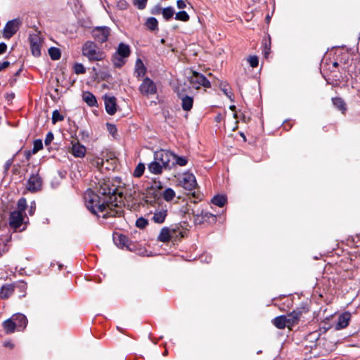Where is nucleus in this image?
I'll list each match as a JSON object with an SVG mask.
<instances>
[{
    "label": "nucleus",
    "mask_w": 360,
    "mask_h": 360,
    "mask_svg": "<svg viewBox=\"0 0 360 360\" xmlns=\"http://www.w3.org/2000/svg\"><path fill=\"white\" fill-rule=\"evenodd\" d=\"M97 192L88 189L84 194L86 208L93 214L108 218L122 214L120 207H117L116 188L110 186V181L103 180L99 183Z\"/></svg>",
    "instance_id": "obj_1"
},
{
    "label": "nucleus",
    "mask_w": 360,
    "mask_h": 360,
    "mask_svg": "<svg viewBox=\"0 0 360 360\" xmlns=\"http://www.w3.org/2000/svg\"><path fill=\"white\" fill-rule=\"evenodd\" d=\"M82 51L83 56L86 57L89 61H100L105 57L104 52L91 41L84 44Z\"/></svg>",
    "instance_id": "obj_2"
},
{
    "label": "nucleus",
    "mask_w": 360,
    "mask_h": 360,
    "mask_svg": "<svg viewBox=\"0 0 360 360\" xmlns=\"http://www.w3.org/2000/svg\"><path fill=\"white\" fill-rule=\"evenodd\" d=\"M131 49L128 44L120 43L116 51L112 56V63L116 68H121L126 63V59L129 56Z\"/></svg>",
    "instance_id": "obj_3"
},
{
    "label": "nucleus",
    "mask_w": 360,
    "mask_h": 360,
    "mask_svg": "<svg viewBox=\"0 0 360 360\" xmlns=\"http://www.w3.org/2000/svg\"><path fill=\"white\" fill-rule=\"evenodd\" d=\"M174 158L175 153L167 150L161 149L154 153V159L159 162L165 169L172 168V159Z\"/></svg>",
    "instance_id": "obj_4"
},
{
    "label": "nucleus",
    "mask_w": 360,
    "mask_h": 360,
    "mask_svg": "<svg viewBox=\"0 0 360 360\" xmlns=\"http://www.w3.org/2000/svg\"><path fill=\"white\" fill-rule=\"evenodd\" d=\"M139 92L144 96H149L157 93L156 84L149 77H145L139 87Z\"/></svg>",
    "instance_id": "obj_5"
},
{
    "label": "nucleus",
    "mask_w": 360,
    "mask_h": 360,
    "mask_svg": "<svg viewBox=\"0 0 360 360\" xmlns=\"http://www.w3.org/2000/svg\"><path fill=\"white\" fill-rule=\"evenodd\" d=\"M22 21L20 18H15L6 22L4 31L3 36L5 39L11 38L19 30Z\"/></svg>",
    "instance_id": "obj_6"
},
{
    "label": "nucleus",
    "mask_w": 360,
    "mask_h": 360,
    "mask_svg": "<svg viewBox=\"0 0 360 360\" xmlns=\"http://www.w3.org/2000/svg\"><path fill=\"white\" fill-rule=\"evenodd\" d=\"M110 34V29L107 26L96 27L92 30L94 39L98 43L105 42Z\"/></svg>",
    "instance_id": "obj_7"
},
{
    "label": "nucleus",
    "mask_w": 360,
    "mask_h": 360,
    "mask_svg": "<svg viewBox=\"0 0 360 360\" xmlns=\"http://www.w3.org/2000/svg\"><path fill=\"white\" fill-rule=\"evenodd\" d=\"M190 83L195 89H199L200 86L210 88L211 86L209 80L202 74L197 72H193V75L190 77Z\"/></svg>",
    "instance_id": "obj_8"
},
{
    "label": "nucleus",
    "mask_w": 360,
    "mask_h": 360,
    "mask_svg": "<svg viewBox=\"0 0 360 360\" xmlns=\"http://www.w3.org/2000/svg\"><path fill=\"white\" fill-rule=\"evenodd\" d=\"M29 40L32 55L37 57L39 56L42 44L40 34L39 33L31 34H30Z\"/></svg>",
    "instance_id": "obj_9"
},
{
    "label": "nucleus",
    "mask_w": 360,
    "mask_h": 360,
    "mask_svg": "<svg viewBox=\"0 0 360 360\" xmlns=\"http://www.w3.org/2000/svg\"><path fill=\"white\" fill-rule=\"evenodd\" d=\"M305 311L304 308H297L292 312L284 315L286 318L287 328L291 329L294 326L297 325L302 316L303 311Z\"/></svg>",
    "instance_id": "obj_10"
},
{
    "label": "nucleus",
    "mask_w": 360,
    "mask_h": 360,
    "mask_svg": "<svg viewBox=\"0 0 360 360\" xmlns=\"http://www.w3.org/2000/svg\"><path fill=\"white\" fill-rule=\"evenodd\" d=\"M113 240L115 245L122 249L126 248L130 251L134 250V245L131 243L128 238L123 234L114 235Z\"/></svg>",
    "instance_id": "obj_11"
},
{
    "label": "nucleus",
    "mask_w": 360,
    "mask_h": 360,
    "mask_svg": "<svg viewBox=\"0 0 360 360\" xmlns=\"http://www.w3.org/2000/svg\"><path fill=\"white\" fill-rule=\"evenodd\" d=\"M181 186L188 191H193L197 186L195 176L191 173H184L181 180Z\"/></svg>",
    "instance_id": "obj_12"
},
{
    "label": "nucleus",
    "mask_w": 360,
    "mask_h": 360,
    "mask_svg": "<svg viewBox=\"0 0 360 360\" xmlns=\"http://www.w3.org/2000/svg\"><path fill=\"white\" fill-rule=\"evenodd\" d=\"M176 93L179 98L181 101L182 109L184 111H190L193 108V98L186 95L184 94L183 91H180L179 89L177 90Z\"/></svg>",
    "instance_id": "obj_13"
},
{
    "label": "nucleus",
    "mask_w": 360,
    "mask_h": 360,
    "mask_svg": "<svg viewBox=\"0 0 360 360\" xmlns=\"http://www.w3.org/2000/svg\"><path fill=\"white\" fill-rule=\"evenodd\" d=\"M41 179L38 174H32L27 182V188L31 192H36L41 189Z\"/></svg>",
    "instance_id": "obj_14"
},
{
    "label": "nucleus",
    "mask_w": 360,
    "mask_h": 360,
    "mask_svg": "<svg viewBox=\"0 0 360 360\" xmlns=\"http://www.w3.org/2000/svg\"><path fill=\"white\" fill-rule=\"evenodd\" d=\"M22 213L15 210L11 212L9 225L11 228L15 229L19 228L22 225Z\"/></svg>",
    "instance_id": "obj_15"
},
{
    "label": "nucleus",
    "mask_w": 360,
    "mask_h": 360,
    "mask_svg": "<svg viewBox=\"0 0 360 360\" xmlns=\"http://www.w3.org/2000/svg\"><path fill=\"white\" fill-rule=\"evenodd\" d=\"M175 232L176 229L174 228L163 227L160 230L158 239L163 243L169 242Z\"/></svg>",
    "instance_id": "obj_16"
},
{
    "label": "nucleus",
    "mask_w": 360,
    "mask_h": 360,
    "mask_svg": "<svg viewBox=\"0 0 360 360\" xmlns=\"http://www.w3.org/2000/svg\"><path fill=\"white\" fill-rule=\"evenodd\" d=\"M216 221V216L210 212L201 211L200 214H198L195 217V224H202L205 221L214 222Z\"/></svg>",
    "instance_id": "obj_17"
},
{
    "label": "nucleus",
    "mask_w": 360,
    "mask_h": 360,
    "mask_svg": "<svg viewBox=\"0 0 360 360\" xmlns=\"http://www.w3.org/2000/svg\"><path fill=\"white\" fill-rule=\"evenodd\" d=\"M351 319V314L349 312H344L340 314L338 317V321L335 326L336 330H341L346 328L349 323Z\"/></svg>",
    "instance_id": "obj_18"
},
{
    "label": "nucleus",
    "mask_w": 360,
    "mask_h": 360,
    "mask_svg": "<svg viewBox=\"0 0 360 360\" xmlns=\"http://www.w3.org/2000/svg\"><path fill=\"white\" fill-rule=\"evenodd\" d=\"M167 215V209L166 207H161L155 210L153 220L154 222L158 224H162L165 221V218Z\"/></svg>",
    "instance_id": "obj_19"
},
{
    "label": "nucleus",
    "mask_w": 360,
    "mask_h": 360,
    "mask_svg": "<svg viewBox=\"0 0 360 360\" xmlns=\"http://www.w3.org/2000/svg\"><path fill=\"white\" fill-rule=\"evenodd\" d=\"M86 147L79 143H72L71 153L75 158H84L86 155Z\"/></svg>",
    "instance_id": "obj_20"
},
{
    "label": "nucleus",
    "mask_w": 360,
    "mask_h": 360,
    "mask_svg": "<svg viewBox=\"0 0 360 360\" xmlns=\"http://www.w3.org/2000/svg\"><path fill=\"white\" fill-rule=\"evenodd\" d=\"M105 107L106 112L112 115L116 112V98L113 96L105 97Z\"/></svg>",
    "instance_id": "obj_21"
},
{
    "label": "nucleus",
    "mask_w": 360,
    "mask_h": 360,
    "mask_svg": "<svg viewBox=\"0 0 360 360\" xmlns=\"http://www.w3.org/2000/svg\"><path fill=\"white\" fill-rule=\"evenodd\" d=\"M13 321L18 330H23L27 323L26 316L22 314H16L13 315Z\"/></svg>",
    "instance_id": "obj_22"
},
{
    "label": "nucleus",
    "mask_w": 360,
    "mask_h": 360,
    "mask_svg": "<svg viewBox=\"0 0 360 360\" xmlns=\"http://www.w3.org/2000/svg\"><path fill=\"white\" fill-rule=\"evenodd\" d=\"M146 72V68L145 67L143 63L140 58H138L136 61L135 64V71L134 74L136 77H143Z\"/></svg>",
    "instance_id": "obj_23"
},
{
    "label": "nucleus",
    "mask_w": 360,
    "mask_h": 360,
    "mask_svg": "<svg viewBox=\"0 0 360 360\" xmlns=\"http://www.w3.org/2000/svg\"><path fill=\"white\" fill-rule=\"evenodd\" d=\"M148 169L150 172L154 174H160L162 172L163 167L159 163V162L156 161L155 159L153 162H151L148 166Z\"/></svg>",
    "instance_id": "obj_24"
},
{
    "label": "nucleus",
    "mask_w": 360,
    "mask_h": 360,
    "mask_svg": "<svg viewBox=\"0 0 360 360\" xmlns=\"http://www.w3.org/2000/svg\"><path fill=\"white\" fill-rule=\"evenodd\" d=\"M3 327L6 333H12L15 331V329H17L13 316L4 321Z\"/></svg>",
    "instance_id": "obj_25"
},
{
    "label": "nucleus",
    "mask_w": 360,
    "mask_h": 360,
    "mask_svg": "<svg viewBox=\"0 0 360 360\" xmlns=\"http://www.w3.org/2000/svg\"><path fill=\"white\" fill-rule=\"evenodd\" d=\"M14 291V287L11 284L4 285L0 290V297L1 298H8Z\"/></svg>",
    "instance_id": "obj_26"
},
{
    "label": "nucleus",
    "mask_w": 360,
    "mask_h": 360,
    "mask_svg": "<svg viewBox=\"0 0 360 360\" xmlns=\"http://www.w3.org/2000/svg\"><path fill=\"white\" fill-rule=\"evenodd\" d=\"M272 323L278 329L287 327L286 318L284 315L276 316L272 320Z\"/></svg>",
    "instance_id": "obj_27"
},
{
    "label": "nucleus",
    "mask_w": 360,
    "mask_h": 360,
    "mask_svg": "<svg viewBox=\"0 0 360 360\" xmlns=\"http://www.w3.org/2000/svg\"><path fill=\"white\" fill-rule=\"evenodd\" d=\"M83 100L87 103L89 106H95L97 103L96 98L95 96L91 92L86 91L83 94Z\"/></svg>",
    "instance_id": "obj_28"
},
{
    "label": "nucleus",
    "mask_w": 360,
    "mask_h": 360,
    "mask_svg": "<svg viewBox=\"0 0 360 360\" xmlns=\"http://www.w3.org/2000/svg\"><path fill=\"white\" fill-rule=\"evenodd\" d=\"M147 28L151 31H155L158 30V21L154 17L148 18L145 23Z\"/></svg>",
    "instance_id": "obj_29"
},
{
    "label": "nucleus",
    "mask_w": 360,
    "mask_h": 360,
    "mask_svg": "<svg viewBox=\"0 0 360 360\" xmlns=\"http://www.w3.org/2000/svg\"><path fill=\"white\" fill-rule=\"evenodd\" d=\"M226 201L227 199L226 196L223 195H217L212 199V202L219 207H222L226 204Z\"/></svg>",
    "instance_id": "obj_30"
},
{
    "label": "nucleus",
    "mask_w": 360,
    "mask_h": 360,
    "mask_svg": "<svg viewBox=\"0 0 360 360\" xmlns=\"http://www.w3.org/2000/svg\"><path fill=\"white\" fill-rule=\"evenodd\" d=\"M174 13H175V11H174V8L172 6H168V7L164 8L162 11V17L167 21L172 19V17L174 16Z\"/></svg>",
    "instance_id": "obj_31"
},
{
    "label": "nucleus",
    "mask_w": 360,
    "mask_h": 360,
    "mask_svg": "<svg viewBox=\"0 0 360 360\" xmlns=\"http://www.w3.org/2000/svg\"><path fill=\"white\" fill-rule=\"evenodd\" d=\"M188 160L185 157L178 156L175 154V158L172 159V167L175 165L185 166Z\"/></svg>",
    "instance_id": "obj_32"
},
{
    "label": "nucleus",
    "mask_w": 360,
    "mask_h": 360,
    "mask_svg": "<svg viewBox=\"0 0 360 360\" xmlns=\"http://www.w3.org/2000/svg\"><path fill=\"white\" fill-rule=\"evenodd\" d=\"M333 103L342 112H344L346 110V104L342 98H333Z\"/></svg>",
    "instance_id": "obj_33"
},
{
    "label": "nucleus",
    "mask_w": 360,
    "mask_h": 360,
    "mask_svg": "<svg viewBox=\"0 0 360 360\" xmlns=\"http://www.w3.org/2000/svg\"><path fill=\"white\" fill-rule=\"evenodd\" d=\"M49 54L50 58L53 60H58L61 56L60 49L56 47H51L49 49Z\"/></svg>",
    "instance_id": "obj_34"
},
{
    "label": "nucleus",
    "mask_w": 360,
    "mask_h": 360,
    "mask_svg": "<svg viewBox=\"0 0 360 360\" xmlns=\"http://www.w3.org/2000/svg\"><path fill=\"white\" fill-rule=\"evenodd\" d=\"M162 197L166 201H171L175 197V192L173 189L167 188L162 192Z\"/></svg>",
    "instance_id": "obj_35"
},
{
    "label": "nucleus",
    "mask_w": 360,
    "mask_h": 360,
    "mask_svg": "<svg viewBox=\"0 0 360 360\" xmlns=\"http://www.w3.org/2000/svg\"><path fill=\"white\" fill-rule=\"evenodd\" d=\"M175 19L183 22H187L189 20V15L184 11H179L175 14Z\"/></svg>",
    "instance_id": "obj_36"
},
{
    "label": "nucleus",
    "mask_w": 360,
    "mask_h": 360,
    "mask_svg": "<svg viewBox=\"0 0 360 360\" xmlns=\"http://www.w3.org/2000/svg\"><path fill=\"white\" fill-rule=\"evenodd\" d=\"M27 207V201L25 198H21L18 202V210L23 214Z\"/></svg>",
    "instance_id": "obj_37"
},
{
    "label": "nucleus",
    "mask_w": 360,
    "mask_h": 360,
    "mask_svg": "<svg viewBox=\"0 0 360 360\" xmlns=\"http://www.w3.org/2000/svg\"><path fill=\"white\" fill-rule=\"evenodd\" d=\"M73 68L75 73L77 75L84 74L86 72V68L82 63H76Z\"/></svg>",
    "instance_id": "obj_38"
},
{
    "label": "nucleus",
    "mask_w": 360,
    "mask_h": 360,
    "mask_svg": "<svg viewBox=\"0 0 360 360\" xmlns=\"http://www.w3.org/2000/svg\"><path fill=\"white\" fill-rule=\"evenodd\" d=\"M64 117L57 110H54L52 114V122L53 123H56L59 121L63 120Z\"/></svg>",
    "instance_id": "obj_39"
},
{
    "label": "nucleus",
    "mask_w": 360,
    "mask_h": 360,
    "mask_svg": "<svg viewBox=\"0 0 360 360\" xmlns=\"http://www.w3.org/2000/svg\"><path fill=\"white\" fill-rule=\"evenodd\" d=\"M248 61L252 68H256L259 64L258 57L256 56H251L248 58Z\"/></svg>",
    "instance_id": "obj_40"
},
{
    "label": "nucleus",
    "mask_w": 360,
    "mask_h": 360,
    "mask_svg": "<svg viewBox=\"0 0 360 360\" xmlns=\"http://www.w3.org/2000/svg\"><path fill=\"white\" fill-rule=\"evenodd\" d=\"M43 148V143L41 139H37L34 141L33 144V153H36L39 150Z\"/></svg>",
    "instance_id": "obj_41"
},
{
    "label": "nucleus",
    "mask_w": 360,
    "mask_h": 360,
    "mask_svg": "<svg viewBox=\"0 0 360 360\" xmlns=\"http://www.w3.org/2000/svg\"><path fill=\"white\" fill-rule=\"evenodd\" d=\"M144 169H145L144 165L141 164V163L139 164L134 170V176H137V177L141 176L143 174Z\"/></svg>",
    "instance_id": "obj_42"
},
{
    "label": "nucleus",
    "mask_w": 360,
    "mask_h": 360,
    "mask_svg": "<svg viewBox=\"0 0 360 360\" xmlns=\"http://www.w3.org/2000/svg\"><path fill=\"white\" fill-rule=\"evenodd\" d=\"M147 224H148V221L143 217L139 218L136 221V226L140 229L145 228L147 226Z\"/></svg>",
    "instance_id": "obj_43"
},
{
    "label": "nucleus",
    "mask_w": 360,
    "mask_h": 360,
    "mask_svg": "<svg viewBox=\"0 0 360 360\" xmlns=\"http://www.w3.org/2000/svg\"><path fill=\"white\" fill-rule=\"evenodd\" d=\"M53 140V134L49 131L46 135L44 140V143L46 146H49Z\"/></svg>",
    "instance_id": "obj_44"
},
{
    "label": "nucleus",
    "mask_w": 360,
    "mask_h": 360,
    "mask_svg": "<svg viewBox=\"0 0 360 360\" xmlns=\"http://www.w3.org/2000/svg\"><path fill=\"white\" fill-rule=\"evenodd\" d=\"M162 9L160 5H156L152 8L151 13L153 15L162 14Z\"/></svg>",
    "instance_id": "obj_45"
},
{
    "label": "nucleus",
    "mask_w": 360,
    "mask_h": 360,
    "mask_svg": "<svg viewBox=\"0 0 360 360\" xmlns=\"http://www.w3.org/2000/svg\"><path fill=\"white\" fill-rule=\"evenodd\" d=\"M108 130L112 136H115L117 132V128L114 124H108Z\"/></svg>",
    "instance_id": "obj_46"
},
{
    "label": "nucleus",
    "mask_w": 360,
    "mask_h": 360,
    "mask_svg": "<svg viewBox=\"0 0 360 360\" xmlns=\"http://www.w3.org/2000/svg\"><path fill=\"white\" fill-rule=\"evenodd\" d=\"M147 0H138L136 3L139 9H143L146 6Z\"/></svg>",
    "instance_id": "obj_47"
},
{
    "label": "nucleus",
    "mask_w": 360,
    "mask_h": 360,
    "mask_svg": "<svg viewBox=\"0 0 360 360\" xmlns=\"http://www.w3.org/2000/svg\"><path fill=\"white\" fill-rule=\"evenodd\" d=\"M36 210V204L34 201H32L30 204V209H29V214L30 215H32Z\"/></svg>",
    "instance_id": "obj_48"
},
{
    "label": "nucleus",
    "mask_w": 360,
    "mask_h": 360,
    "mask_svg": "<svg viewBox=\"0 0 360 360\" xmlns=\"http://www.w3.org/2000/svg\"><path fill=\"white\" fill-rule=\"evenodd\" d=\"M176 6H177L178 8L183 9V8H186V4L184 0H178L176 1Z\"/></svg>",
    "instance_id": "obj_49"
},
{
    "label": "nucleus",
    "mask_w": 360,
    "mask_h": 360,
    "mask_svg": "<svg viewBox=\"0 0 360 360\" xmlns=\"http://www.w3.org/2000/svg\"><path fill=\"white\" fill-rule=\"evenodd\" d=\"M7 46L5 43H0V54H3L6 52Z\"/></svg>",
    "instance_id": "obj_50"
},
{
    "label": "nucleus",
    "mask_w": 360,
    "mask_h": 360,
    "mask_svg": "<svg viewBox=\"0 0 360 360\" xmlns=\"http://www.w3.org/2000/svg\"><path fill=\"white\" fill-rule=\"evenodd\" d=\"M9 64L8 61H4L2 63H0V72L8 67Z\"/></svg>",
    "instance_id": "obj_51"
},
{
    "label": "nucleus",
    "mask_w": 360,
    "mask_h": 360,
    "mask_svg": "<svg viewBox=\"0 0 360 360\" xmlns=\"http://www.w3.org/2000/svg\"><path fill=\"white\" fill-rule=\"evenodd\" d=\"M269 51H270V47L267 46V45L266 44L264 46V49L263 50V54L266 58H267L268 54L269 53Z\"/></svg>",
    "instance_id": "obj_52"
},
{
    "label": "nucleus",
    "mask_w": 360,
    "mask_h": 360,
    "mask_svg": "<svg viewBox=\"0 0 360 360\" xmlns=\"http://www.w3.org/2000/svg\"><path fill=\"white\" fill-rule=\"evenodd\" d=\"M201 260L208 263L211 261V256H210V255L202 256Z\"/></svg>",
    "instance_id": "obj_53"
},
{
    "label": "nucleus",
    "mask_w": 360,
    "mask_h": 360,
    "mask_svg": "<svg viewBox=\"0 0 360 360\" xmlns=\"http://www.w3.org/2000/svg\"><path fill=\"white\" fill-rule=\"evenodd\" d=\"M223 119V116L221 115V114H218L216 115V117H214V120L217 122H220Z\"/></svg>",
    "instance_id": "obj_54"
},
{
    "label": "nucleus",
    "mask_w": 360,
    "mask_h": 360,
    "mask_svg": "<svg viewBox=\"0 0 360 360\" xmlns=\"http://www.w3.org/2000/svg\"><path fill=\"white\" fill-rule=\"evenodd\" d=\"M4 345L5 347H9V348H11V349H12V348L13 347V346H14V345H13V344L11 342H10V341H8V342H4Z\"/></svg>",
    "instance_id": "obj_55"
},
{
    "label": "nucleus",
    "mask_w": 360,
    "mask_h": 360,
    "mask_svg": "<svg viewBox=\"0 0 360 360\" xmlns=\"http://www.w3.org/2000/svg\"><path fill=\"white\" fill-rule=\"evenodd\" d=\"M15 95L13 93H11V94H8L6 95V99L8 101H11L13 98H14Z\"/></svg>",
    "instance_id": "obj_56"
},
{
    "label": "nucleus",
    "mask_w": 360,
    "mask_h": 360,
    "mask_svg": "<svg viewBox=\"0 0 360 360\" xmlns=\"http://www.w3.org/2000/svg\"><path fill=\"white\" fill-rule=\"evenodd\" d=\"M222 91H224V93L229 98H231V96H229V92L227 91V89H226L225 88L222 89Z\"/></svg>",
    "instance_id": "obj_57"
},
{
    "label": "nucleus",
    "mask_w": 360,
    "mask_h": 360,
    "mask_svg": "<svg viewBox=\"0 0 360 360\" xmlns=\"http://www.w3.org/2000/svg\"><path fill=\"white\" fill-rule=\"evenodd\" d=\"M11 161H8V162L6 163V165H5L6 169H8V168H9V167L11 166Z\"/></svg>",
    "instance_id": "obj_58"
},
{
    "label": "nucleus",
    "mask_w": 360,
    "mask_h": 360,
    "mask_svg": "<svg viewBox=\"0 0 360 360\" xmlns=\"http://www.w3.org/2000/svg\"><path fill=\"white\" fill-rule=\"evenodd\" d=\"M230 109L233 111H234L236 110V106L235 105H231L230 106Z\"/></svg>",
    "instance_id": "obj_59"
},
{
    "label": "nucleus",
    "mask_w": 360,
    "mask_h": 360,
    "mask_svg": "<svg viewBox=\"0 0 360 360\" xmlns=\"http://www.w3.org/2000/svg\"><path fill=\"white\" fill-rule=\"evenodd\" d=\"M333 65L334 67H337L338 65V62H334Z\"/></svg>",
    "instance_id": "obj_60"
},
{
    "label": "nucleus",
    "mask_w": 360,
    "mask_h": 360,
    "mask_svg": "<svg viewBox=\"0 0 360 360\" xmlns=\"http://www.w3.org/2000/svg\"><path fill=\"white\" fill-rule=\"evenodd\" d=\"M165 39H161V43H162V44H164V43H165Z\"/></svg>",
    "instance_id": "obj_61"
}]
</instances>
